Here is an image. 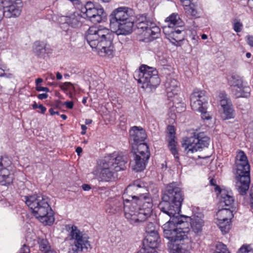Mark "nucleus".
I'll return each instance as SVG.
<instances>
[{
  "instance_id": "obj_1",
  "label": "nucleus",
  "mask_w": 253,
  "mask_h": 253,
  "mask_svg": "<svg viewBox=\"0 0 253 253\" xmlns=\"http://www.w3.org/2000/svg\"><path fill=\"white\" fill-rule=\"evenodd\" d=\"M110 26L115 32L101 25L90 26L86 31L85 38L92 49H95L101 56H113V41L115 34L127 35L132 31L133 21L127 7H119L110 15Z\"/></svg>"
},
{
  "instance_id": "obj_2",
  "label": "nucleus",
  "mask_w": 253,
  "mask_h": 253,
  "mask_svg": "<svg viewBox=\"0 0 253 253\" xmlns=\"http://www.w3.org/2000/svg\"><path fill=\"white\" fill-rule=\"evenodd\" d=\"M162 199L159 207L161 211L169 217V221L180 231L177 237L186 239L190 242L188 234H194L193 236L200 235L204 225V221L201 217L194 216L191 218L179 214L184 195L177 182H172L167 185Z\"/></svg>"
},
{
  "instance_id": "obj_3",
  "label": "nucleus",
  "mask_w": 253,
  "mask_h": 253,
  "mask_svg": "<svg viewBox=\"0 0 253 253\" xmlns=\"http://www.w3.org/2000/svg\"><path fill=\"white\" fill-rule=\"evenodd\" d=\"M143 184L135 181L126 188L122 198L125 201L124 215L131 225L138 226L146 221L153 211L152 199Z\"/></svg>"
},
{
  "instance_id": "obj_4",
  "label": "nucleus",
  "mask_w": 253,
  "mask_h": 253,
  "mask_svg": "<svg viewBox=\"0 0 253 253\" xmlns=\"http://www.w3.org/2000/svg\"><path fill=\"white\" fill-rule=\"evenodd\" d=\"M127 161L121 153L115 152L97 162L94 174L101 182H111L115 179L116 172L126 168Z\"/></svg>"
},
{
  "instance_id": "obj_5",
  "label": "nucleus",
  "mask_w": 253,
  "mask_h": 253,
  "mask_svg": "<svg viewBox=\"0 0 253 253\" xmlns=\"http://www.w3.org/2000/svg\"><path fill=\"white\" fill-rule=\"evenodd\" d=\"M26 204L31 210L33 215L44 225H51L54 221L53 211L48 198L41 194L26 196Z\"/></svg>"
},
{
  "instance_id": "obj_6",
  "label": "nucleus",
  "mask_w": 253,
  "mask_h": 253,
  "mask_svg": "<svg viewBox=\"0 0 253 253\" xmlns=\"http://www.w3.org/2000/svg\"><path fill=\"white\" fill-rule=\"evenodd\" d=\"M236 187L240 194L244 195L249 190L251 181L250 166L245 153L240 150L236 157Z\"/></svg>"
},
{
  "instance_id": "obj_7",
  "label": "nucleus",
  "mask_w": 253,
  "mask_h": 253,
  "mask_svg": "<svg viewBox=\"0 0 253 253\" xmlns=\"http://www.w3.org/2000/svg\"><path fill=\"white\" fill-rule=\"evenodd\" d=\"M134 78L138 84H141V87L155 89L160 84L161 80L156 69L146 65H141L138 71H136Z\"/></svg>"
},
{
  "instance_id": "obj_8",
  "label": "nucleus",
  "mask_w": 253,
  "mask_h": 253,
  "mask_svg": "<svg viewBox=\"0 0 253 253\" xmlns=\"http://www.w3.org/2000/svg\"><path fill=\"white\" fill-rule=\"evenodd\" d=\"M131 152L133 159L130 164L132 168L136 171H141L146 167V163L150 158V152L148 144L144 141L132 144Z\"/></svg>"
},
{
  "instance_id": "obj_9",
  "label": "nucleus",
  "mask_w": 253,
  "mask_h": 253,
  "mask_svg": "<svg viewBox=\"0 0 253 253\" xmlns=\"http://www.w3.org/2000/svg\"><path fill=\"white\" fill-rule=\"evenodd\" d=\"M171 222L168 221L163 226V232L165 238L169 239L171 242L169 245V249L170 253H190L189 252L184 249L182 245L189 242L186 239L181 237H177L180 231L175 227Z\"/></svg>"
},
{
  "instance_id": "obj_10",
  "label": "nucleus",
  "mask_w": 253,
  "mask_h": 253,
  "mask_svg": "<svg viewBox=\"0 0 253 253\" xmlns=\"http://www.w3.org/2000/svg\"><path fill=\"white\" fill-rule=\"evenodd\" d=\"M210 140V137L204 132H194L193 136L182 139L181 146L187 154H193L208 147Z\"/></svg>"
},
{
  "instance_id": "obj_11",
  "label": "nucleus",
  "mask_w": 253,
  "mask_h": 253,
  "mask_svg": "<svg viewBox=\"0 0 253 253\" xmlns=\"http://www.w3.org/2000/svg\"><path fill=\"white\" fill-rule=\"evenodd\" d=\"M65 229L69 232V237L70 240H73V244L72 245V250L73 253H79L82 252L84 249H87L90 246L88 240L87 236L81 232L77 226L67 224L65 225Z\"/></svg>"
},
{
  "instance_id": "obj_12",
  "label": "nucleus",
  "mask_w": 253,
  "mask_h": 253,
  "mask_svg": "<svg viewBox=\"0 0 253 253\" xmlns=\"http://www.w3.org/2000/svg\"><path fill=\"white\" fill-rule=\"evenodd\" d=\"M22 7L21 0H0V22L4 16L6 18L18 17Z\"/></svg>"
},
{
  "instance_id": "obj_13",
  "label": "nucleus",
  "mask_w": 253,
  "mask_h": 253,
  "mask_svg": "<svg viewBox=\"0 0 253 253\" xmlns=\"http://www.w3.org/2000/svg\"><path fill=\"white\" fill-rule=\"evenodd\" d=\"M81 11L83 14V17L88 18L93 23H100L106 16L103 8L101 6L96 7L91 1L86 2L85 4L81 7Z\"/></svg>"
},
{
  "instance_id": "obj_14",
  "label": "nucleus",
  "mask_w": 253,
  "mask_h": 253,
  "mask_svg": "<svg viewBox=\"0 0 253 253\" xmlns=\"http://www.w3.org/2000/svg\"><path fill=\"white\" fill-rule=\"evenodd\" d=\"M228 83L232 87L233 95L236 97H247L249 96L251 89L244 84L242 78L239 75L233 74L228 79Z\"/></svg>"
},
{
  "instance_id": "obj_15",
  "label": "nucleus",
  "mask_w": 253,
  "mask_h": 253,
  "mask_svg": "<svg viewBox=\"0 0 253 253\" xmlns=\"http://www.w3.org/2000/svg\"><path fill=\"white\" fill-rule=\"evenodd\" d=\"M138 29L142 30L141 35L144 37L143 41L149 42L158 38L161 30L156 24L149 21H139L137 24Z\"/></svg>"
},
{
  "instance_id": "obj_16",
  "label": "nucleus",
  "mask_w": 253,
  "mask_h": 253,
  "mask_svg": "<svg viewBox=\"0 0 253 253\" xmlns=\"http://www.w3.org/2000/svg\"><path fill=\"white\" fill-rule=\"evenodd\" d=\"M217 224L223 234L228 232L231 228L230 220L233 217V211L229 208H222L216 214Z\"/></svg>"
},
{
  "instance_id": "obj_17",
  "label": "nucleus",
  "mask_w": 253,
  "mask_h": 253,
  "mask_svg": "<svg viewBox=\"0 0 253 253\" xmlns=\"http://www.w3.org/2000/svg\"><path fill=\"white\" fill-rule=\"evenodd\" d=\"M208 98L206 91L195 88L190 95V106L192 109L195 111L203 110L207 107Z\"/></svg>"
},
{
  "instance_id": "obj_18",
  "label": "nucleus",
  "mask_w": 253,
  "mask_h": 253,
  "mask_svg": "<svg viewBox=\"0 0 253 253\" xmlns=\"http://www.w3.org/2000/svg\"><path fill=\"white\" fill-rule=\"evenodd\" d=\"M167 129L166 141L168 143V148L174 158L178 161L179 158L177 149L178 142L176 140V129L173 126L168 125Z\"/></svg>"
},
{
  "instance_id": "obj_19",
  "label": "nucleus",
  "mask_w": 253,
  "mask_h": 253,
  "mask_svg": "<svg viewBox=\"0 0 253 253\" xmlns=\"http://www.w3.org/2000/svg\"><path fill=\"white\" fill-rule=\"evenodd\" d=\"M83 16L78 12H75L69 16H62L59 19L61 25L67 24L74 28H78L82 25Z\"/></svg>"
},
{
  "instance_id": "obj_20",
  "label": "nucleus",
  "mask_w": 253,
  "mask_h": 253,
  "mask_svg": "<svg viewBox=\"0 0 253 253\" xmlns=\"http://www.w3.org/2000/svg\"><path fill=\"white\" fill-rule=\"evenodd\" d=\"M186 13L194 18L200 17V6L198 0H180Z\"/></svg>"
},
{
  "instance_id": "obj_21",
  "label": "nucleus",
  "mask_w": 253,
  "mask_h": 253,
  "mask_svg": "<svg viewBox=\"0 0 253 253\" xmlns=\"http://www.w3.org/2000/svg\"><path fill=\"white\" fill-rule=\"evenodd\" d=\"M166 92L168 97H172L177 94L179 89V83L173 75H168L164 84Z\"/></svg>"
},
{
  "instance_id": "obj_22",
  "label": "nucleus",
  "mask_w": 253,
  "mask_h": 253,
  "mask_svg": "<svg viewBox=\"0 0 253 253\" xmlns=\"http://www.w3.org/2000/svg\"><path fill=\"white\" fill-rule=\"evenodd\" d=\"M147 134L141 126H133L129 130V142L130 144L145 141Z\"/></svg>"
},
{
  "instance_id": "obj_23",
  "label": "nucleus",
  "mask_w": 253,
  "mask_h": 253,
  "mask_svg": "<svg viewBox=\"0 0 253 253\" xmlns=\"http://www.w3.org/2000/svg\"><path fill=\"white\" fill-rule=\"evenodd\" d=\"M33 52L39 58H44L46 54L51 53L52 49L45 41H36L33 44Z\"/></svg>"
},
{
  "instance_id": "obj_24",
  "label": "nucleus",
  "mask_w": 253,
  "mask_h": 253,
  "mask_svg": "<svg viewBox=\"0 0 253 253\" xmlns=\"http://www.w3.org/2000/svg\"><path fill=\"white\" fill-rule=\"evenodd\" d=\"M125 201L124 199L111 198L107 201L106 204V212L110 214L119 213L124 210Z\"/></svg>"
},
{
  "instance_id": "obj_25",
  "label": "nucleus",
  "mask_w": 253,
  "mask_h": 253,
  "mask_svg": "<svg viewBox=\"0 0 253 253\" xmlns=\"http://www.w3.org/2000/svg\"><path fill=\"white\" fill-rule=\"evenodd\" d=\"M159 236L158 233H153L152 234H147L142 242V248L146 251H151L157 248L159 243Z\"/></svg>"
},
{
  "instance_id": "obj_26",
  "label": "nucleus",
  "mask_w": 253,
  "mask_h": 253,
  "mask_svg": "<svg viewBox=\"0 0 253 253\" xmlns=\"http://www.w3.org/2000/svg\"><path fill=\"white\" fill-rule=\"evenodd\" d=\"M14 178V170L13 169L0 170V185L8 186L13 183Z\"/></svg>"
},
{
  "instance_id": "obj_27",
  "label": "nucleus",
  "mask_w": 253,
  "mask_h": 253,
  "mask_svg": "<svg viewBox=\"0 0 253 253\" xmlns=\"http://www.w3.org/2000/svg\"><path fill=\"white\" fill-rule=\"evenodd\" d=\"M220 194V198L219 203V207L232 208L234 202V198L233 196L230 195L228 192L225 190H221Z\"/></svg>"
},
{
  "instance_id": "obj_28",
  "label": "nucleus",
  "mask_w": 253,
  "mask_h": 253,
  "mask_svg": "<svg viewBox=\"0 0 253 253\" xmlns=\"http://www.w3.org/2000/svg\"><path fill=\"white\" fill-rule=\"evenodd\" d=\"M168 39L170 42L174 44H176L179 42H181L184 40L182 30H171L170 32L168 34Z\"/></svg>"
},
{
  "instance_id": "obj_29",
  "label": "nucleus",
  "mask_w": 253,
  "mask_h": 253,
  "mask_svg": "<svg viewBox=\"0 0 253 253\" xmlns=\"http://www.w3.org/2000/svg\"><path fill=\"white\" fill-rule=\"evenodd\" d=\"M165 22L168 23L169 28L181 26L180 18L177 13H172L165 19Z\"/></svg>"
},
{
  "instance_id": "obj_30",
  "label": "nucleus",
  "mask_w": 253,
  "mask_h": 253,
  "mask_svg": "<svg viewBox=\"0 0 253 253\" xmlns=\"http://www.w3.org/2000/svg\"><path fill=\"white\" fill-rule=\"evenodd\" d=\"M13 169L11 159L7 156H0V170Z\"/></svg>"
},
{
  "instance_id": "obj_31",
  "label": "nucleus",
  "mask_w": 253,
  "mask_h": 253,
  "mask_svg": "<svg viewBox=\"0 0 253 253\" xmlns=\"http://www.w3.org/2000/svg\"><path fill=\"white\" fill-rule=\"evenodd\" d=\"M218 99L222 108L231 105L230 100L227 97V94L224 91L218 93Z\"/></svg>"
},
{
  "instance_id": "obj_32",
  "label": "nucleus",
  "mask_w": 253,
  "mask_h": 253,
  "mask_svg": "<svg viewBox=\"0 0 253 253\" xmlns=\"http://www.w3.org/2000/svg\"><path fill=\"white\" fill-rule=\"evenodd\" d=\"M38 242L39 245L40 250L42 252L44 253L49 248H51L49 242L46 239L39 238Z\"/></svg>"
},
{
  "instance_id": "obj_33",
  "label": "nucleus",
  "mask_w": 253,
  "mask_h": 253,
  "mask_svg": "<svg viewBox=\"0 0 253 253\" xmlns=\"http://www.w3.org/2000/svg\"><path fill=\"white\" fill-rule=\"evenodd\" d=\"M198 112L201 113V118L205 123H208L210 124L209 122L211 120V116L210 113L207 111V107H204L203 110L199 111Z\"/></svg>"
},
{
  "instance_id": "obj_34",
  "label": "nucleus",
  "mask_w": 253,
  "mask_h": 253,
  "mask_svg": "<svg viewBox=\"0 0 253 253\" xmlns=\"http://www.w3.org/2000/svg\"><path fill=\"white\" fill-rule=\"evenodd\" d=\"M213 253H230V252L225 245L219 242L216 244L215 251Z\"/></svg>"
},
{
  "instance_id": "obj_35",
  "label": "nucleus",
  "mask_w": 253,
  "mask_h": 253,
  "mask_svg": "<svg viewBox=\"0 0 253 253\" xmlns=\"http://www.w3.org/2000/svg\"><path fill=\"white\" fill-rule=\"evenodd\" d=\"M223 114L225 115L226 119H230L233 118L234 110L232 104L222 108Z\"/></svg>"
},
{
  "instance_id": "obj_36",
  "label": "nucleus",
  "mask_w": 253,
  "mask_h": 253,
  "mask_svg": "<svg viewBox=\"0 0 253 253\" xmlns=\"http://www.w3.org/2000/svg\"><path fill=\"white\" fill-rule=\"evenodd\" d=\"M5 67L0 68V77H4L7 79H11L14 78L13 74L7 73L9 69H5Z\"/></svg>"
},
{
  "instance_id": "obj_37",
  "label": "nucleus",
  "mask_w": 253,
  "mask_h": 253,
  "mask_svg": "<svg viewBox=\"0 0 253 253\" xmlns=\"http://www.w3.org/2000/svg\"><path fill=\"white\" fill-rule=\"evenodd\" d=\"M237 253H253L251 245H243L238 251Z\"/></svg>"
},
{
  "instance_id": "obj_38",
  "label": "nucleus",
  "mask_w": 253,
  "mask_h": 253,
  "mask_svg": "<svg viewBox=\"0 0 253 253\" xmlns=\"http://www.w3.org/2000/svg\"><path fill=\"white\" fill-rule=\"evenodd\" d=\"M145 231L147 234H152V233H158L156 230V227L154 223L149 222L145 227Z\"/></svg>"
},
{
  "instance_id": "obj_39",
  "label": "nucleus",
  "mask_w": 253,
  "mask_h": 253,
  "mask_svg": "<svg viewBox=\"0 0 253 253\" xmlns=\"http://www.w3.org/2000/svg\"><path fill=\"white\" fill-rule=\"evenodd\" d=\"M60 88L63 90L65 92L66 91H70L74 89V86L72 83L70 82H65L60 86Z\"/></svg>"
},
{
  "instance_id": "obj_40",
  "label": "nucleus",
  "mask_w": 253,
  "mask_h": 253,
  "mask_svg": "<svg viewBox=\"0 0 253 253\" xmlns=\"http://www.w3.org/2000/svg\"><path fill=\"white\" fill-rule=\"evenodd\" d=\"M243 27V25L240 20L237 19L235 20V22L233 23V29L236 32H240L242 31Z\"/></svg>"
},
{
  "instance_id": "obj_41",
  "label": "nucleus",
  "mask_w": 253,
  "mask_h": 253,
  "mask_svg": "<svg viewBox=\"0 0 253 253\" xmlns=\"http://www.w3.org/2000/svg\"><path fill=\"white\" fill-rule=\"evenodd\" d=\"M32 106L33 109H36L37 108L40 109V113L42 114H44L46 111V108L45 106H44L42 104L38 105L35 101L33 102Z\"/></svg>"
},
{
  "instance_id": "obj_42",
  "label": "nucleus",
  "mask_w": 253,
  "mask_h": 253,
  "mask_svg": "<svg viewBox=\"0 0 253 253\" xmlns=\"http://www.w3.org/2000/svg\"><path fill=\"white\" fill-rule=\"evenodd\" d=\"M189 38L194 45H197L198 41L200 40L199 37L197 35L196 32L194 33H192L191 34L189 35Z\"/></svg>"
},
{
  "instance_id": "obj_43",
  "label": "nucleus",
  "mask_w": 253,
  "mask_h": 253,
  "mask_svg": "<svg viewBox=\"0 0 253 253\" xmlns=\"http://www.w3.org/2000/svg\"><path fill=\"white\" fill-rule=\"evenodd\" d=\"M211 185L214 186L215 191H218L219 193L221 192V189L219 185L216 184V181L215 179L212 178L210 180Z\"/></svg>"
},
{
  "instance_id": "obj_44",
  "label": "nucleus",
  "mask_w": 253,
  "mask_h": 253,
  "mask_svg": "<svg viewBox=\"0 0 253 253\" xmlns=\"http://www.w3.org/2000/svg\"><path fill=\"white\" fill-rule=\"evenodd\" d=\"M19 253H30V249L28 246L24 244L19 251Z\"/></svg>"
},
{
  "instance_id": "obj_45",
  "label": "nucleus",
  "mask_w": 253,
  "mask_h": 253,
  "mask_svg": "<svg viewBox=\"0 0 253 253\" xmlns=\"http://www.w3.org/2000/svg\"><path fill=\"white\" fill-rule=\"evenodd\" d=\"M36 89L38 91H45L46 92H49V89L47 87H43L41 85H37Z\"/></svg>"
},
{
  "instance_id": "obj_46",
  "label": "nucleus",
  "mask_w": 253,
  "mask_h": 253,
  "mask_svg": "<svg viewBox=\"0 0 253 253\" xmlns=\"http://www.w3.org/2000/svg\"><path fill=\"white\" fill-rule=\"evenodd\" d=\"M64 105L69 109H72L74 107V103L72 101H66L64 103Z\"/></svg>"
},
{
  "instance_id": "obj_47",
  "label": "nucleus",
  "mask_w": 253,
  "mask_h": 253,
  "mask_svg": "<svg viewBox=\"0 0 253 253\" xmlns=\"http://www.w3.org/2000/svg\"><path fill=\"white\" fill-rule=\"evenodd\" d=\"M247 38V41L248 44L251 46H253V37L250 36H248Z\"/></svg>"
},
{
  "instance_id": "obj_48",
  "label": "nucleus",
  "mask_w": 253,
  "mask_h": 253,
  "mask_svg": "<svg viewBox=\"0 0 253 253\" xmlns=\"http://www.w3.org/2000/svg\"><path fill=\"white\" fill-rule=\"evenodd\" d=\"M38 98L40 100L46 99L48 97V94L46 93L39 94L37 96Z\"/></svg>"
},
{
  "instance_id": "obj_49",
  "label": "nucleus",
  "mask_w": 253,
  "mask_h": 253,
  "mask_svg": "<svg viewBox=\"0 0 253 253\" xmlns=\"http://www.w3.org/2000/svg\"><path fill=\"white\" fill-rule=\"evenodd\" d=\"M82 131L81 132L82 135H84L86 134V130L87 129V126L84 125H81Z\"/></svg>"
},
{
  "instance_id": "obj_50",
  "label": "nucleus",
  "mask_w": 253,
  "mask_h": 253,
  "mask_svg": "<svg viewBox=\"0 0 253 253\" xmlns=\"http://www.w3.org/2000/svg\"><path fill=\"white\" fill-rule=\"evenodd\" d=\"M49 112L51 116H53L55 114L57 115H60L58 111H55L52 108H51L49 109Z\"/></svg>"
},
{
  "instance_id": "obj_51",
  "label": "nucleus",
  "mask_w": 253,
  "mask_h": 253,
  "mask_svg": "<svg viewBox=\"0 0 253 253\" xmlns=\"http://www.w3.org/2000/svg\"><path fill=\"white\" fill-rule=\"evenodd\" d=\"M82 188L84 191H88L91 189V187L88 184H84L82 185Z\"/></svg>"
},
{
  "instance_id": "obj_52",
  "label": "nucleus",
  "mask_w": 253,
  "mask_h": 253,
  "mask_svg": "<svg viewBox=\"0 0 253 253\" xmlns=\"http://www.w3.org/2000/svg\"><path fill=\"white\" fill-rule=\"evenodd\" d=\"M250 206L251 209H253V193H250Z\"/></svg>"
},
{
  "instance_id": "obj_53",
  "label": "nucleus",
  "mask_w": 253,
  "mask_h": 253,
  "mask_svg": "<svg viewBox=\"0 0 253 253\" xmlns=\"http://www.w3.org/2000/svg\"><path fill=\"white\" fill-rule=\"evenodd\" d=\"M137 253H152V251H146L145 249L141 248L139 251H138Z\"/></svg>"
},
{
  "instance_id": "obj_54",
  "label": "nucleus",
  "mask_w": 253,
  "mask_h": 253,
  "mask_svg": "<svg viewBox=\"0 0 253 253\" xmlns=\"http://www.w3.org/2000/svg\"><path fill=\"white\" fill-rule=\"evenodd\" d=\"M83 149L81 147H78L76 149V152L78 155L80 156L81 153L82 152Z\"/></svg>"
},
{
  "instance_id": "obj_55",
  "label": "nucleus",
  "mask_w": 253,
  "mask_h": 253,
  "mask_svg": "<svg viewBox=\"0 0 253 253\" xmlns=\"http://www.w3.org/2000/svg\"><path fill=\"white\" fill-rule=\"evenodd\" d=\"M42 81H43V80L42 78L37 79L36 80V86H37V85H40L39 84H41V83H42Z\"/></svg>"
},
{
  "instance_id": "obj_56",
  "label": "nucleus",
  "mask_w": 253,
  "mask_h": 253,
  "mask_svg": "<svg viewBox=\"0 0 253 253\" xmlns=\"http://www.w3.org/2000/svg\"><path fill=\"white\" fill-rule=\"evenodd\" d=\"M56 78L57 80H60L62 79V75L59 72H57L56 73Z\"/></svg>"
},
{
  "instance_id": "obj_57",
  "label": "nucleus",
  "mask_w": 253,
  "mask_h": 253,
  "mask_svg": "<svg viewBox=\"0 0 253 253\" xmlns=\"http://www.w3.org/2000/svg\"><path fill=\"white\" fill-rule=\"evenodd\" d=\"M92 122V120L91 119H86L85 121V125H88L91 124Z\"/></svg>"
},
{
  "instance_id": "obj_58",
  "label": "nucleus",
  "mask_w": 253,
  "mask_h": 253,
  "mask_svg": "<svg viewBox=\"0 0 253 253\" xmlns=\"http://www.w3.org/2000/svg\"><path fill=\"white\" fill-rule=\"evenodd\" d=\"M44 253H56V252L52 250H51V248H49L45 252H44Z\"/></svg>"
},
{
  "instance_id": "obj_59",
  "label": "nucleus",
  "mask_w": 253,
  "mask_h": 253,
  "mask_svg": "<svg viewBox=\"0 0 253 253\" xmlns=\"http://www.w3.org/2000/svg\"><path fill=\"white\" fill-rule=\"evenodd\" d=\"M60 117L64 120H66L67 119V116L65 114L61 115Z\"/></svg>"
},
{
  "instance_id": "obj_60",
  "label": "nucleus",
  "mask_w": 253,
  "mask_h": 253,
  "mask_svg": "<svg viewBox=\"0 0 253 253\" xmlns=\"http://www.w3.org/2000/svg\"><path fill=\"white\" fill-rule=\"evenodd\" d=\"M201 38L203 40H206L208 38V36L207 35L203 34L202 35Z\"/></svg>"
},
{
  "instance_id": "obj_61",
  "label": "nucleus",
  "mask_w": 253,
  "mask_h": 253,
  "mask_svg": "<svg viewBox=\"0 0 253 253\" xmlns=\"http://www.w3.org/2000/svg\"><path fill=\"white\" fill-rule=\"evenodd\" d=\"M1 67H5L4 64L3 63L2 60L0 59V68Z\"/></svg>"
},
{
  "instance_id": "obj_62",
  "label": "nucleus",
  "mask_w": 253,
  "mask_h": 253,
  "mask_svg": "<svg viewBox=\"0 0 253 253\" xmlns=\"http://www.w3.org/2000/svg\"><path fill=\"white\" fill-rule=\"evenodd\" d=\"M251 54L250 52H247V53H246V57H247V58H250V57H251Z\"/></svg>"
},
{
  "instance_id": "obj_63",
  "label": "nucleus",
  "mask_w": 253,
  "mask_h": 253,
  "mask_svg": "<svg viewBox=\"0 0 253 253\" xmlns=\"http://www.w3.org/2000/svg\"><path fill=\"white\" fill-rule=\"evenodd\" d=\"M86 102V98H84L83 100H82V103L84 104H85Z\"/></svg>"
},
{
  "instance_id": "obj_64",
  "label": "nucleus",
  "mask_w": 253,
  "mask_h": 253,
  "mask_svg": "<svg viewBox=\"0 0 253 253\" xmlns=\"http://www.w3.org/2000/svg\"><path fill=\"white\" fill-rule=\"evenodd\" d=\"M103 2H109L111 0H100Z\"/></svg>"
}]
</instances>
